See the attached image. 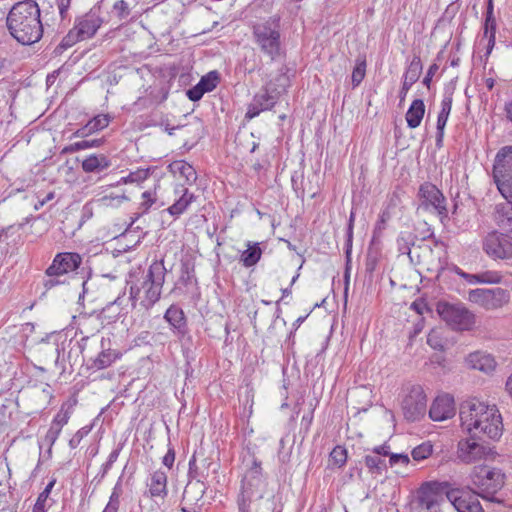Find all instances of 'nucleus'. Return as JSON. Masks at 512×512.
<instances>
[{
    "mask_svg": "<svg viewBox=\"0 0 512 512\" xmlns=\"http://www.w3.org/2000/svg\"><path fill=\"white\" fill-rule=\"evenodd\" d=\"M459 416L461 429L469 436L495 440L502 435V417L495 405L475 399L465 401L460 406Z\"/></svg>",
    "mask_w": 512,
    "mask_h": 512,
    "instance_id": "nucleus-1",
    "label": "nucleus"
},
{
    "mask_svg": "<svg viewBox=\"0 0 512 512\" xmlns=\"http://www.w3.org/2000/svg\"><path fill=\"white\" fill-rule=\"evenodd\" d=\"M11 36L23 45L38 42L43 35L40 8L33 0H25L13 5L7 19Z\"/></svg>",
    "mask_w": 512,
    "mask_h": 512,
    "instance_id": "nucleus-2",
    "label": "nucleus"
},
{
    "mask_svg": "<svg viewBox=\"0 0 512 512\" xmlns=\"http://www.w3.org/2000/svg\"><path fill=\"white\" fill-rule=\"evenodd\" d=\"M166 268L163 261H154L142 281L131 285L129 299L135 308L137 303L150 309L159 299L165 282Z\"/></svg>",
    "mask_w": 512,
    "mask_h": 512,
    "instance_id": "nucleus-3",
    "label": "nucleus"
},
{
    "mask_svg": "<svg viewBox=\"0 0 512 512\" xmlns=\"http://www.w3.org/2000/svg\"><path fill=\"white\" fill-rule=\"evenodd\" d=\"M493 175L505 202L496 205L494 220L502 229H512V162H495Z\"/></svg>",
    "mask_w": 512,
    "mask_h": 512,
    "instance_id": "nucleus-4",
    "label": "nucleus"
},
{
    "mask_svg": "<svg viewBox=\"0 0 512 512\" xmlns=\"http://www.w3.org/2000/svg\"><path fill=\"white\" fill-rule=\"evenodd\" d=\"M103 19L100 15V8H92L86 14L76 18L74 27L63 38L61 45L70 47L79 41L93 37L101 27Z\"/></svg>",
    "mask_w": 512,
    "mask_h": 512,
    "instance_id": "nucleus-5",
    "label": "nucleus"
},
{
    "mask_svg": "<svg viewBox=\"0 0 512 512\" xmlns=\"http://www.w3.org/2000/svg\"><path fill=\"white\" fill-rule=\"evenodd\" d=\"M472 484L478 489V495L493 500L494 495L505 484V475L500 469L478 466L471 474Z\"/></svg>",
    "mask_w": 512,
    "mask_h": 512,
    "instance_id": "nucleus-6",
    "label": "nucleus"
},
{
    "mask_svg": "<svg viewBox=\"0 0 512 512\" xmlns=\"http://www.w3.org/2000/svg\"><path fill=\"white\" fill-rule=\"evenodd\" d=\"M437 312L441 319L455 331H469L475 325V315L462 303L439 302Z\"/></svg>",
    "mask_w": 512,
    "mask_h": 512,
    "instance_id": "nucleus-7",
    "label": "nucleus"
},
{
    "mask_svg": "<svg viewBox=\"0 0 512 512\" xmlns=\"http://www.w3.org/2000/svg\"><path fill=\"white\" fill-rule=\"evenodd\" d=\"M276 82L277 84L270 81L254 96L248 107L246 117L254 118L262 111L270 110L274 107L279 96L285 90L287 78L284 75H279L276 78Z\"/></svg>",
    "mask_w": 512,
    "mask_h": 512,
    "instance_id": "nucleus-8",
    "label": "nucleus"
},
{
    "mask_svg": "<svg viewBox=\"0 0 512 512\" xmlns=\"http://www.w3.org/2000/svg\"><path fill=\"white\" fill-rule=\"evenodd\" d=\"M451 490L448 482H426L418 492L419 505L429 512H441L440 508L448 502L447 494Z\"/></svg>",
    "mask_w": 512,
    "mask_h": 512,
    "instance_id": "nucleus-9",
    "label": "nucleus"
},
{
    "mask_svg": "<svg viewBox=\"0 0 512 512\" xmlns=\"http://www.w3.org/2000/svg\"><path fill=\"white\" fill-rule=\"evenodd\" d=\"M262 486L260 467L255 464V467L244 476L242 481V489L238 497L239 512H251V503L263 497Z\"/></svg>",
    "mask_w": 512,
    "mask_h": 512,
    "instance_id": "nucleus-10",
    "label": "nucleus"
},
{
    "mask_svg": "<svg viewBox=\"0 0 512 512\" xmlns=\"http://www.w3.org/2000/svg\"><path fill=\"white\" fill-rule=\"evenodd\" d=\"M482 248L493 260H511L512 236L507 233L492 231L484 237Z\"/></svg>",
    "mask_w": 512,
    "mask_h": 512,
    "instance_id": "nucleus-11",
    "label": "nucleus"
},
{
    "mask_svg": "<svg viewBox=\"0 0 512 512\" xmlns=\"http://www.w3.org/2000/svg\"><path fill=\"white\" fill-rule=\"evenodd\" d=\"M478 437L463 438L458 441L456 459L463 464H474L487 459L491 449L477 440Z\"/></svg>",
    "mask_w": 512,
    "mask_h": 512,
    "instance_id": "nucleus-12",
    "label": "nucleus"
},
{
    "mask_svg": "<svg viewBox=\"0 0 512 512\" xmlns=\"http://www.w3.org/2000/svg\"><path fill=\"white\" fill-rule=\"evenodd\" d=\"M256 43L272 59L280 53V33L275 23L269 21L254 26Z\"/></svg>",
    "mask_w": 512,
    "mask_h": 512,
    "instance_id": "nucleus-13",
    "label": "nucleus"
},
{
    "mask_svg": "<svg viewBox=\"0 0 512 512\" xmlns=\"http://www.w3.org/2000/svg\"><path fill=\"white\" fill-rule=\"evenodd\" d=\"M468 300L486 310H493L507 304L510 300V295L507 290L502 288H477L468 292Z\"/></svg>",
    "mask_w": 512,
    "mask_h": 512,
    "instance_id": "nucleus-14",
    "label": "nucleus"
},
{
    "mask_svg": "<svg viewBox=\"0 0 512 512\" xmlns=\"http://www.w3.org/2000/svg\"><path fill=\"white\" fill-rule=\"evenodd\" d=\"M402 411L405 419L414 422L424 417L427 408V398L420 386H413L402 400Z\"/></svg>",
    "mask_w": 512,
    "mask_h": 512,
    "instance_id": "nucleus-15",
    "label": "nucleus"
},
{
    "mask_svg": "<svg viewBox=\"0 0 512 512\" xmlns=\"http://www.w3.org/2000/svg\"><path fill=\"white\" fill-rule=\"evenodd\" d=\"M478 496V494L452 488L447 494V500L458 512H484Z\"/></svg>",
    "mask_w": 512,
    "mask_h": 512,
    "instance_id": "nucleus-16",
    "label": "nucleus"
},
{
    "mask_svg": "<svg viewBox=\"0 0 512 512\" xmlns=\"http://www.w3.org/2000/svg\"><path fill=\"white\" fill-rule=\"evenodd\" d=\"M82 258L78 253L64 252L55 256L52 264L47 268L48 277L60 276L75 271L81 264Z\"/></svg>",
    "mask_w": 512,
    "mask_h": 512,
    "instance_id": "nucleus-17",
    "label": "nucleus"
},
{
    "mask_svg": "<svg viewBox=\"0 0 512 512\" xmlns=\"http://www.w3.org/2000/svg\"><path fill=\"white\" fill-rule=\"evenodd\" d=\"M418 196L425 208L431 207L439 215L447 213L445 197L434 184L428 182L422 184L419 188Z\"/></svg>",
    "mask_w": 512,
    "mask_h": 512,
    "instance_id": "nucleus-18",
    "label": "nucleus"
},
{
    "mask_svg": "<svg viewBox=\"0 0 512 512\" xmlns=\"http://www.w3.org/2000/svg\"><path fill=\"white\" fill-rule=\"evenodd\" d=\"M455 402L448 394L438 396L432 403L429 410V417L433 421H444L455 415Z\"/></svg>",
    "mask_w": 512,
    "mask_h": 512,
    "instance_id": "nucleus-19",
    "label": "nucleus"
},
{
    "mask_svg": "<svg viewBox=\"0 0 512 512\" xmlns=\"http://www.w3.org/2000/svg\"><path fill=\"white\" fill-rule=\"evenodd\" d=\"M167 474L165 471L156 470L150 474L146 486L150 498L164 499L168 495Z\"/></svg>",
    "mask_w": 512,
    "mask_h": 512,
    "instance_id": "nucleus-20",
    "label": "nucleus"
},
{
    "mask_svg": "<svg viewBox=\"0 0 512 512\" xmlns=\"http://www.w3.org/2000/svg\"><path fill=\"white\" fill-rule=\"evenodd\" d=\"M164 319L169 323L173 332L178 337H183L187 331V323L183 310L176 306L171 305L164 314Z\"/></svg>",
    "mask_w": 512,
    "mask_h": 512,
    "instance_id": "nucleus-21",
    "label": "nucleus"
},
{
    "mask_svg": "<svg viewBox=\"0 0 512 512\" xmlns=\"http://www.w3.org/2000/svg\"><path fill=\"white\" fill-rule=\"evenodd\" d=\"M466 363L470 368L486 373L493 371L496 366V362L490 354L480 351L470 353L466 358Z\"/></svg>",
    "mask_w": 512,
    "mask_h": 512,
    "instance_id": "nucleus-22",
    "label": "nucleus"
},
{
    "mask_svg": "<svg viewBox=\"0 0 512 512\" xmlns=\"http://www.w3.org/2000/svg\"><path fill=\"white\" fill-rule=\"evenodd\" d=\"M169 169L174 175L185 180L187 184H192L197 179L196 169L189 162H170Z\"/></svg>",
    "mask_w": 512,
    "mask_h": 512,
    "instance_id": "nucleus-23",
    "label": "nucleus"
},
{
    "mask_svg": "<svg viewBox=\"0 0 512 512\" xmlns=\"http://www.w3.org/2000/svg\"><path fill=\"white\" fill-rule=\"evenodd\" d=\"M424 113H425V105H424V102L423 100L421 99H415L407 113H406V121H407V125L409 128H417L423 117H424Z\"/></svg>",
    "mask_w": 512,
    "mask_h": 512,
    "instance_id": "nucleus-24",
    "label": "nucleus"
},
{
    "mask_svg": "<svg viewBox=\"0 0 512 512\" xmlns=\"http://www.w3.org/2000/svg\"><path fill=\"white\" fill-rule=\"evenodd\" d=\"M110 117L106 114H99L91 119L84 127L76 131V135L80 137L102 130L109 125Z\"/></svg>",
    "mask_w": 512,
    "mask_h": 512,
    "instance_id": "nucleus-25",
    "label": "nucleus"
},
{
    "mask_svg": "<svg viewBox=\"0 0 512 512\" xmlns=\"http://www.w3.org/2000/svg\"><path fill=\"white\" fill-rule=\"evenodd\" d=\"M121 357V354L113 349H103L95 359H93L91 368L101 370L111 366L117 359Z\"/></svg>",
    "mask_w": 512,
    "mask_h": 512,
    "instance_id": "nucleus-26",
    "label": "nucleus"
},
{
    "mask_svg": "<svg viewBox=\"0 0 512 512\" xmlns=\"http://www.w3.org/2000/svg\"><path fill=\"white\" fill-rule=\"evenodd\" d=\"M180 192H182L180 198L176 200L175 203L167 209L170 215L176 217L181 215L184 211H186L188 206L195 199L194 194L190 193L187 188H183Z\"/></svg>",
    "mask_w": 512,
    "mask_h": 512,
    "instance_id": "nucleus-27",
    "label": "nucleus"
},
{
    "mask_svg": "<svg viewBox=\"0 0 512 512\" xmlns=\"http://www.w3.org/2000/svg\"><path fill=\"white\" fill-rule=\"evenodd\" d=\"M422 68L420 56L414 55L403 75V80L412 84L416 83L421 75Z\"/></svg>",
    "mask_w": 512,
    "mask_h": 512,
    "instance_id": "nucleus-28",
    "label": "nucleus"
},
{
    "mask_svg": "<svg viewBox=\"0 0 512 512\" xmlns=\"http://www.w3.org/2000/svg\"><path fill=\"white\" fill-rule=\"evenodd\" d=\"M262 251L258 243L248 244V249L241 254V262L245 267L254 266L261 258Z\"/></svg>",
    "mask_w": 512,
    "mask_h": 512,
    "instance_id": "nucleus-29",
    "label": "nucleus"
},
{
    "mask_svg": "<svg viewBox=\"0 0 512 512\" xmlns=\"http://www.w3.org/2000/svg\"><path fill=\"white\" fill-rule=\"evenodd\" d=\"M496 19L494 15H485L484 37L487 38V53L489 54L495 45Z\"/></svg>",
    "mask_w": 512,
    "mask_h": 512,
    "instance_id": "nucleus-30",
    "label": "nucleus"
},
{
    "mask_svg": "<svg viewBox=\"0 0 512 512\" xmlns=\"http://www.w3.org/2000/svg\"><path fill=\"white\" fill-rule=\"evenodd\" d=\"M121 482L122 479L120 477L117 483L115 484L112 493L109 497V501L102 512H118L120 506V498L123 493Z\"/></svg>",
    "mask_w": 512,
    "mask_h": 512,
    "instance_id": "nucleus-31",
    "label": "nucleus"
},
{
    "mask_svg": "<svg viewBox=\"0 0 512 512\" xmlns=\"http://www.w3.org/2000/svg\"><path fill=\"white\" fill-rule=\"evenodd\" d=\"M150 171L151 168H146L130 172L126 177H122L119 183H140L148 178Z\"/></svg>",
    "mask_w": 512,
    "mask_h": 512,
    "instance_id": "nucleus-32",
    "label": "nucleus"
},
{
    "mask_svg": "<svg viewBox=\"0 0 512 512\" xmlns=\"http://www.w3.org/2000/svg\"><path fill=\"white\" fill-rule=\"evenodd\" d=\"M330 460L333 465L341 468L347 461V450L343 446H336L330 453Z\"/></svg>",
    "mask_w": 512,
    "mask_h": 512,
    "instance_id": "nucleus-33",
    "label": "nucleus"
},
{
    "mask_svg": "<svg viewBox=\"0 0 512 512\" xmlns=\"http://www.w3.org/2000/svg\"><path fill=\"white\" fill-rule=\"evenodd\" d=\"M76 164V168L81 164L83 171L87 173H96L100 174L104 170H106L109 166V162H74Z\"/></svg>",
    "mask_w": 512,
    "mask_h": 512,
    "instance_id": "nucleus-34",
    "label": "nucleus"
},
{
    "mask_svg": "<svg viewBox=\"0 0 512 512\" xmlns=\"http://www.w3.org/2000/svg\"><path fill=\"white\" fill-rule=\"evenodd\" d=\"M219 82V74L217 71H210L203 76L198 82L206 92L214 90Z\"/></svg>",
    "mask_w": 512,
    "mask_h": 512,
    "instance_id": "nucleus-35",
    "label": "nucleus"
},
{
    "mask_svg": "<svg viewBox=\"0 0 512 512\" xmlns=\"http://www.w3.org/2000/svg\"><path fill=\"white\" fill-rule=\"evenodd\" d=\"M366 74V61L364 59H357L356 66L352 72V84L353 87H357L364 79Z\"/></svg>",
    "mask_w": 512,
    "mask_h": 512,
    "instance_id": "nucleus-36",
    "label": "nucleus"
},
{
    "mask_svg": "<svg viewBox=\"0 0 512 512\" xmlns=\"http://www.w3.org/2000/svg\"><path fill=\"white\" fill-rule=\"evenodd\" d=\"M364 460L369 472L381 473L385 468L384 461L377 455H366Z\"/></svg>",
    "mask_w": 512,
    "mask_h": 512,
    "instance_id": "nucleus-37",
    "label": "nucleus"
},
{
    "mask_svg": "<svg viewBox=\"0 0 512 512\" xmlns=\"http://www.w3.org/2000/svg\"><path fill=\"white\" fill-rule=\"evenodd\" d=\"M433 451V447L430 443H422L412 450V457L416 461H421L428 458Z\"/></svg>",
    "mask_w": 512,
    "mask_h": 512,
    "instance_id": "nucleus-38",
    "label": "nucleus"
},
{
    "mask_svg": "<svg viewBox=\"0 0 512 512\" xmlns=\"http://www.w3.org/2000/svg\"><path fill=\"white\" fill-rule=\"evenodd\" d=\"M502 283V275L498 271L480 272V284H499Z\"/></svg>",
    "mask_w": 512,
    "mask_h": 512,
    "instance_id": "nucleus-39",
    "label": "nucleus"
},
{
    "mask_svg": "<svg viewBox=\"0 0 512 512\" xmlns=\"http://www.w3.org/2000/svg\"><path fill=\"white\" fill-rule=\"evenodd\" d=\"M128 197L125 194L121 195H106L99 199L102 206L118 207L123 201H127Z\"/></svg>",
    "mask_w": 512,
    "mask_h": 512,
    "instance_id": "nucleus-40",
    "label": "nucleus"
},
{
    "mask_svg": "<svg viewBox=\"0 0 512 512\" xmlns=\"http://www.w3.org/2000/svg\"><path fill=\"white\" fill-rule=\"evenodd\" d=\"M188 475L192 479H196L198 482H202L207 478V474H205L203 471H200L198 466L196 465V458L195 455L191 457L189 460V471Z\"/></svg>",
    "mask_w": 512,
    "mask_h": 512,
    "instance_id": "nucleus-41",
    "label": "nucleus"
},
{
    "mask_svg": "<svg viewBox=\"0 0 512 512\" xmlns=\"http://www.w3.org/2000/svg\"><path fill=\"white\" fill-rule=\"evenodd\" d=\"M412 234L408 232L401 233L397 239L398 249L402 254L410 253V244L412 242Z\"/></svg>",
    "mask_w": 512,
    "mask_h": 512,
    "instance_id": "nucleus-42",
    "label": "nucleus"
},
{
    "mask_svg": "<svg viewBox=\"0 0 512 512\" xmlns=\"http://www.w3.org/2000/svg\"><path fill=\"white\" fill-rule=\"evenodd\" d=\"M70 415V411L65 410L64 406H62L60 411L55 415L51 425L62 429L68 423Z\"/></svg>",
    "mask_w": 512,
    "mask_h": 512,
    "instance_id": "nucleus-43",
    "label": "nucleus"
},
{
    "mask_svg": "<svg viewBox=\"0 0 512 512\" xmlns=\"http://www.w3.org/2000/svg\"><path fill=\"white\" fill-rule=\"evenodd\" d=\"M99 140H82L76 143H73L63 149V152H73L82 149H87L99 144Z\"/></svg>",
    "mask_w": 512,
    "mask_h": 512,
    "instance_id": "nucleus-44",
    "label": "nucleus"
},
{
    "mask_svg": "<svg viewBox=\"0 0 512 512\" xmlns=\"http://www.w3.org/2000/svg\"><path fill=\"white\" fill-rule=\"evenodd\" d=\"M119 457V450H113L107 459V461L102 465L101 471L99 473L100 479H103L108 471L111 469L112 465L116 462Z\"/></svg>",
    "mask_w": 512,
    "mask_h": 512,
    "instance_id": "nucleus-45",
    "label": "nucleus"
},
{
    "mask_svg": "<svg viewBox=\"0 0 512 512\" xmlns=\"http://www.w3.org/2000/svg\"><path fill=\"white\" fill-rule=\"evenodd\" d=\"M142 199L143 201L140 204V208L143 209V212H146L155 203L156 194L152 191H145L142 193Z\"/></svg>",
    "mask_w": 512,
    "mask_h": 512,
    "instance_id": "nucleus-46",
    "label": "nucleus"
},
{
    "mask_svg": "<svg viewBox=\"0 0 512 512\" xmlns=\"http://www.w3.org/2000/svg\"><path fill=\"white\" fill-rule=\"evenodd\" d=\"M61 431L62 429L50 425V428L48 429L44 438L45 443L49 445V449H51V447L54 445Z\"/></svg>",
    "mask_w": 512,
    "mask_h": 512,
    "instance_id": "nucleus-47",
    "label": "nucleus"
},
{
    "mask_svg": "<svg viewBox=\"0 0 512 512\" xmlns=\"http://www.w3.org/2000/svg\"><path fill=\"white\" fill-rule=\"evenodd\" d=\"M454 272L460 276L461 278H463L467 283L469 284H480V273H477V274H469V273H466L464 272L462 269H460L459 267H455L454 268Z\"/></svg>",
    "mask_w": 512,
    "mask_h": 512,
    "instance_id": "nucleus-48",
    "label": "nucleus"
},
{
    "mask_svg": "<svg viewBox=\"0 0 512 512\" xmlns=\"http://www.w3.org/2000/svg\"><path fill=\"white\" fill-rule=\"evenodd\" d=\"M449 114L439 112L437 117V140L441 141L444 135V128L446 126Z\"/></svg>",
    "mask_w": 512,
    "mask_h": 512,
    "instance_id": "nucleus-49",
    "label": "nucleus"
},
{
    "mask_svg": "<svg viewBox=\"0 0 512 512\" xmlns=\"http://www.w3.org/2000/svg\"><path fill=\"white\" fill-rule=\"evenodd\" d=\"M410 462V459L408 457L407 454H403V453H391L390 454V457H389V464L391 467L397 465V464H401V465H408Z\"/></svg>",
    "mask_w": 512,
    "mask_h": 512,
    "instance_id": "nucleus-50",
    "label": "nucleus"
},
{
    "mask_svg": "<svg viewBox=\"0 0 512 512\" xmlns=\"http://www.w3.org/2000/svg\"><path fill=\"white\" fill-rule=\"evenodd\" d=\"M113 9L121 19L126 18L130 14L129 6L124 0L115 2Z\"/></svg>",
    "mask_w": 512,
    "mask_h": 512,
    "instance_id": "nucleus-51",
    "label": "nucleus"
},
{
    "mask_svg": "<svg viewBox=\"0 0 512 512\" xmlns=\"http://www.w3.org/2000/svg\"><path fill=\"white\" fill-rule=\"evenodd\" d=\"M206 93L205 88H203L199 83L194 87L190 88L187 91V96L191 101L200 100L203 95Z\"/></svg>",
    "mask_w": 512,
    "mask_h": 512,
    "instance_id": "nucleus-52",
    "label": "nucleus"
},
{
    "mask_svg": "<svg viewBox=\"0 0 512 512\" xmlns=\"http://www.w3.org/2000/svg\"><path fill=\"white\" fill-rule=\"evenodd\" d=\"M427 344L435 350L442 349L443 346L437 331H430V333L427 336Z\"/></svg>",
    "mask_w": 512,
    "mask_h": 512,
    "instance_id": "nucleus-53",
    "label": "nucleus"
},
{
    "mask_svg": "<svg viewBox=\"0 0 512 512\" xmlns=\"http://www.w3.org/2000/svg\"><path fill=\"white\" fill-rule=\"evenodd\" d=\"M24 226V223L19 224H12L7 227H4L1 229L2 233L4 234V238L8 239L13 237L15 234H17Z\"/></svg>",
    "mask_w": 512,
    "mask_h": 512,
    "instance_id": "nucleus-54",
    "label": "nucleus"
},
{
    "mask_svg": "<svg viewBox=\"0 0 512 512\" xmlns=\"http://www.w3.org/2000/svg\"><path fill=\"white\" fill-rule=\"evenodd\" d=\"M87 433L88 430H86L85 428H81L80 430H78L69 440V447L71 449H75L80 444L84 436L87 435Z\"/></svg>",
    "mask_w": 512,
    "mask_h": 512,
    "instance_id": "nucleus-55",
    "label": "nucleus"
},
{
    "mask_svg": "<svg viewBox=\"0 0 512 512\" xmlns=\"http://www.w3.org/2000/svg\"><path fill=\"white\" fill-rule=\"evenodd\" d=\"M494 160H512V145L502 147Z\"/></svg>",
    "mask_w": 512,
    "mask_h": 512,
    "instance_id": "nucleus-56",
    "label": "nucleus"
},
{
    "mask_svg": "<svg viewBox=\"0 0 512 512\" xmlns=\"http://www.w3.org/2000/svg\"><path fill=\"white\" fill-rule=\"evenodd\" d=\"M175 461V451L173 448H169L167 453L164 455L162 459V463L168 468L171 469Z\"/></svg>",
    "mask_w": 512,
    "mask_h": 512,
    "instance_id": "nucleus-57",
    "label": "nucleus"
},
{
    "mask_svg": "<svg viewBox=\"0 0 512 512\" xmlns=\"http://www.w3.org/2000/svg\"><path fill=\"white\" fill-rule=\"evenodd\" d=\"M56 483V480L53 479L51 480L47 486L45 487V489L39 494L37 500L40 501V502H43V503H46L47 499H48V496L52 490V488L54 487Z\"/></svg>",
    "mask_w": 512,
    "mask_h": 512,
    "instance_id": "nucleus-58",
    "label": "nucleus"
},
{
    "mask_svg": "<svg viewBox=\"0 0 512 512\" xmlns=\"http://www.w3.org/2000/svg\"><path fill=\"white\" fill-rule=\"evenodd\" d=\"M411 308L422 315L429 311L427 304L423 300H416L411 304Z\"/></svg>",
    "mask_w": 512,
    "mask_h": 512,
    "instance_id": "nucleus-59",
    "label": "nucleus"
},
{
    "mask_svg": "<svg viewBox=\"0 0 512 512\" xmlns=\"http://www.w3.org/2000/svg\"><path fill=\"white\" fill-rule=\"evenodd\" d=\"M70 4L71 0H57V7L59 9V14L62 19L66 17Z\"/></svg>",
    "mask_w": 512,
    "mask_h": 512,
    "instance_id": "nucleus-60",
    "label": "nucleus"
},
{
    "mask_svg": "<svg viewBox=\"0 0 512 512\" xmlns=\"http://www.w3.org/2000/svg\"><path fill=\"white\" fill-rule=\"evenodd\" d=\"M452 108V96H445L441 101V110L442 113L450 114Z\"/></svg>",
    "mask_w": 512,
    "mask_h": 512,
    "instance_id": "nucleus-61",
    "label": "nucleus"
},
{
    "mask_svg": "<svg viewBox=\"0 0 512 512\" xmlns=\"http://www.w3.org/2000/svg\"><path fill=\"white\" fill-rule=\"evenodd\" d=\"M438 70V65L437 64H432L428 71H427V74L426 76L424 77L423 79V84L426 85L427 87H429L430 85V82L432 80V77L433 75L436 73V71Z\"/></svg>",
    "mask_w": 512,
    "mask_h": 512,
    "instance_id": "nucleus-62",
    "label": "nucleus"
},
{
    "mask_svg": "<svg viewBox=\"0 0 512 512\" xmlns=\"http://www.w3.org/2000/svg\"><path fill=\"white\" fill-rule=\"evenodd\" d=\"M55 197V193L54 192H49L43 199H39L35 204H34V209L35 210H39L40 208H42L47 202L53 200Z\"/></svg>",
    "mask_w": 512,
    "mask_h": 512,
    "instance_id": "nucleus-63",
    "label": "nucleus"
},
{
    "mask_svg": "<svg viewBox=\"0 0 512 512\" xmlns=\"http://www.w3.org/2000/svg\"><path fill=\"white\" fill-rule=\"evenodd\" d=\"M373 452L380 457V455L383 456H390V446L386 443L380 446H377L373 449Z\"/></svg>",
    "mask_w": 512,
    "mask_h": 512,
    "instance_id": "nucleus-64",
    "label": "nucleus"
}]
</instances>
